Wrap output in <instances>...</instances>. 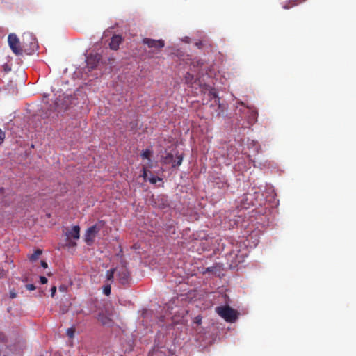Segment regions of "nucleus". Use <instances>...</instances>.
I'll return each instance as SVG.
<instances>
[{
    "instance_id": "nucleus-1",
    "label": "nucleus",
    "mask_w": 356,
    "mask_h": 356,
    "mask_svg": "<svg viewBox=\"0 0 356 356\" xmlns=\"http://www.w3.org/2000/svg\"><path fill=\"white\" fill-rule=\"evenodd\" d=\"M217 314L227 322H234L238 317L237 312L229 306H221L216 308Z\"/></svg>"
},
{
    "instance_id": "nucleus-2",
    "label": "nucleus",
    "mask_w": 356,
    "mask_h": 356,
    "mask_svg": "<svg viewBox=\"0 0 356 356\" xmlns=\"http://www.w3.org/2000/svg\"><path fill=\"white\" fill-rule=\"evenodd\" d=\"M66 237L67 245L68 247H74L76 243L73 240H78L80 238V227L79 225H74L71 229H67L65 232Z\"/></svg>"
},
{
    "instance_id": "nucleus-3",
    "label": "nucleus",
    "mask_w": 356,
    "mask_h": 356,
    "mask_svg": "<svg viewBox=\"0 0 356 356\" xmlns=\"http://www.w3.org/2000/svg\"><path fill=\"white\" fill-rule=\"evenodd\" d=\"M8 42L12 51L16 56H21L23 54V49L20 45L19 38L15 34H9L8 37Z\"/></svg>"
},
{
    "instance_id": "nucleus-4",
    "label": "nucleus",
    "mask_w": 356,
    "mask_h": 356,
    "mask_svg": "<svg viewBox=\"0 0 356 356\" xmlns=\"http://www.w3.org/2000/svg\"><path fill=\"white\" fill-rule=\"evenodd\" d=\"M116 277L119 283L124 286L127 285L131 280V277L130 273L127 267L122 266L120 267L116 268Z\"/></svg>"
},
{
    "instance_id": "nucleus-5",
    "label": "nucleus",
    "mask_w": 356,
    "mask_h": 356,
    "mask_svg": "<svg viewBox=\"0 0 356 356\" xmlns=\"http://www.w3.org/2000/svg\"><path fill=\"white\" fill-rule=\"evenodd\" d=\"M101 227L98 225H94L89 227L85 234V241L88 245L94 243L97 234L99 232Z\"/></svg>"
},
{
    "instance_id": "nucleus-6",
    "label": "nucleus",
    "mask_w": 356,
    "mask_h": 356,
    "mask_svg": "<svg viewBox=\"0 0 356 356\" xmlns=\"http://www.w3.org/2000/svg\"><path fill=\"white\" fill-rule=\"evenodd\" d=\"M142 42L144 44L147 45L149 48H154L156 49H161L165 46V42L163 40H154L145 38L143 39Z\"/></svg>"
},
{
    "instance_id": "nucleus-7",
    "label": "nucleus",
    "mask_w": 356,
    "mask_h": 356,
    "mask_svg": "<svg viewBox=\"0 0 356 356\" xmlns=\"http://www.w3.org/2000/svg\"><path fill=\"white\" fill-rule=\"evenodd\" d=\"M101 60L102 56L100 54H90L86 59L87 67L89 70H92L96 68Z\"/></svg>"
},
{
    "instance_id": "nucleus-8",
    "label": "nucleus",
    "mask_w": 356,
    "mask_h": 356,
    "mask_svg": "<svg viewBox=\"0 0 356 356\" xmlns=\"http://www.w3.org/2000/svg\"><path fill=\"white\" fill-rule=\"evenodd\" d=\"M177 161H176L172 154L168 153L163 158V162L165 164H171L172 168H176L181 164L183 156L181 155H178L177 156Z\"/></svg>"
},
{
    "instance_id": "nucleus-9",
    "label": "nucleus",
    "mask_w": 356,
    "mask_h": 356,
    "mask_svg": "<svg viewBox=\"0 0 356 356\" xmlns=\"http://www.w3.org/2000/svg\"><path fill=\"white\" fill-rule=\"evenodd\" d=\"M184 81L185 83L191 88H197V86H200V81L189 72L186 74Z\"/></svg>"
},
{
    "instance_id": "nucleus-10",
    "label": "nucleus",
    "mask_w": 356,
    "mask_h": 356,
    "mask_svg": "<svg viewBox=\"0 0 356 356\" xmlns=\"http://www.w3.org/2000/svg\"><path fill=\"white\" fill-rule=\"evenodd\" d=\"M122 38L120 35H114L111 38V42L109 44L110 48L113 50H117L119 48L120 44L122 42Z\"/></svg>"
},
{
    "instance_id": "nucleus-11",
    "label": "nucleus",
    "mask_w": 356,
    "mask_h": 356,
    "mask_svg": "<svg viewBox=\"0 0 356 356\" xmlns=\"http://www.w3.org/2000/svg\"><path fill=\"white\" fill-rule=\"evenodd\" d=\"M258 113L255 110H249L248 122L250 125L254 124L257 120Z\"/></svg>"
},
{
    "instance_id": "nucleus-12",
    "label": "nucleus",
    "mask_w": 356,
    "mask_h": 356,
    "mask_svg": "<svg viewBox=\"0 0 356 356\" xmlns=\"http://www.w3.org/2000/svg\"><path fill=\"white\" fill-rule=\"evenodd\" d=\"M97 319L99 322H101V323L103 325L109 326L111 325V323H112L111 319L109 317L104 315V314H99L98 315Z\"/></svg>"
},
{
    "instance_id": "nucleus-13",
    "label": "nucleus",
    "mask_w": 356,
    "mask_h": 356,
    "mask_svg": "<svg viewBox=\"0 0 356 356\" xmlns=\"http://www.w3.org/2000/svg\"><path fill=\"white\" fill-rule=\"evenodd\" d=\"M208 96L211 99L214 100V103L218 104L220 105V104H219L220 99L218 98L217 92L214 89L212 88L211 90H209Z\"/></svg>"
},
{
    "instance_id": "nucleus-14",
    "label": "nucleus",
    "mask_w": 356,
    "mask_h": 356,
    "mask_svg": "<svg viewBox=\"0 0 356 356\" xmlns=\"http://www.w3.org/2000/svg\"><path fill=\"white\" fill-rule=\"evenodd\" d=\"M116 273H117L116 268L107 270L106 274V280L109 282H113V280H114V275H115V274L116 275Z\"/></svg>"
},
{
    "instance_id": "nucleus-15",
    "label": "nucleus",
    "mask_w": 356,
    "mask_h": 356,
    "mask_svg": "<svg viewBox=\"0 0 356 356\" xmlns=\"http://www.w3.org/2000/svg\"><path fill=\"white\" fill-rule=\"evenodd\" d=\"M42 254V250L40 249H38L36 250L34 253H33L30 257H29V260L32 262H34Z\"/></svg>"
},
{
    "instance_id": "nucleus-16",
    "label": "nucleus",
    "mask_w": 356,
    "mask_h": 356,
    "mask_svg": "<svg viewBox=\"0 0 356 356\" xmlns=\"http://www.w3.org/2000/svg\"><path fill=\"white\" fill-rule=\"evenodd\" d=\"M152 153V152L151 150L146 149L143 152V153L141 154V156L144 159H146L150 160V156H151Z\"/></svg>"
},
{
    "instance_id": "nucleus-17",
    "label": "nucleus",
    "mask_w": 356,
    "mask_h": 356,
    "mask_svg": "<svg viewBox=\"0 0 356 356\" xmlns=\"http://www.w3.org/2000/svg\"><path fill=\"white\" fill-rule=\"evenodd\" d=\"M218 179H216L215 182H216V184L218 185V187L220 188H227L228 187V184L226 181L223 180L222 181H221L220 183H218L217 181Z\"/></svg>"
},
{
    "instance_id": "nucleus-18",
    "label": "nucleus",
    "mask_w": 356,
    "mask_h": 356,
    "mask_svg": "<svg viewBox=\"0 0 356 356\" xmlns=\"http://www.w3.org/2000/svg\"><path fill=\"white\" fill-rule=\"evenodd\" d=\"M252 196V195H251V194H245L244 195V199L246 201L250 200L249 203L244 204L245 206L247 205L248 207H249L250 205H254V202H252V200L251 199Z\"/></svg>"
},
{
    "instance_id": "nucleus-19",
    "label": "nucleus",
    "mask_w": 356,
    "mask_h": 356,
    "mask_svg": "<svg viewBox=\"0 0 356 356\" xmlns=\"http://www.w3.org/2000/svg\"><path fill=\"white\" fill-rule=\"evenodd\" d=\"M104 293L106 295V296H109L111 294V284H106L104 286Z\"/></svg>"
},
{
    "instance_id": "nucleus-20",
    "label": "nucleus",
    "mask_w": 356,
    "mask_h": 356,
    "mask_svg": "<svg viewBox=\"0 0 356 356\" xmlns=\"http://www.w3.org/2000/svg\"><path fill=\"white\" fill-rule=\"evenodd\" d=\"M202 317L200 315H197L194 318L193 322L197 325H200L202 323Z\"/></svg>"
},
{
    "instance_id": "nucleus-21",
    "label": "nucleus",
    "mask_w": 356,
    "mask_h": 356,
    "mask_svg": "<svg viewBox=\"0 0 356 356\" xmlns=\"http://www.w3.org/2000/svg\"><path fill=\"white\" fill-rule=\"evenodd\" d=\"M148 180L151 184H156L158 181H161V179L157 177H152Z\"/></svg>"
},
{
    "instance_id": "nucleus-22",
    "label": "nucleus",
    "mask_w": 356,
    "mask_h": 356,
    "mask_svg": "<svg viewBox=\"0 0 356 356\" xmlns=\"http://www.w3.org/2000/svg\"><path fill=\"white\" fill-rule=\"evenodd\" d=\"M74 329L69 328L67 330V335L69 337L72 338L74 337Z\"/></svg>"
},
{
    "instance_id": "nucleus-23",
    "label": "nucleus",
    "mask_w": 356,
    "mask_h": 356,
    "mask_svg": "<svg viewBox=\"0 0 356 356\" xmlns=\"http://www.w3.org/2000/svg\"><path fill=\"white\" fill-rule=\"evenodd\" d=\"M5 139V133L0 129V144L3 143Z\"/></svg>"
},
{
    "instance_id": "nucleus-24",
    "label": "nucleus",
    "mask_w": 356,
    "mask_h": 356,
    "mask_svg": "<svg viewBox=\"0 0 356 356\" xmlns=\"http://www.w3.org/2000/svg\"><path fill=\"white\" fill-rule=\"evenodd\" d=\"M26 288L29 291H33L35 289V286L33 284H29L26 285Z\"/></svg>"
},
{
    "instance_id": "nucleus-25",
    "label": "nucleus",
    "mask_w": 356,
    "mask_h": 356,
    "mask_svg": "<svg viewBox=\"0 0 356 356\" xmlns=\"http://www.w3.org/2000/svg\"><path fill=\"white\" fill-rule=\"evenodd\" d=\"M142 176H143V177L144 178L145 180L147 179V169L145 167H143V175H142Z\"/></svg>"
},
{
    "instance_id": "nucleus-26",
    "label": "nucleus",
    "mask_w": 356,
    "mask_h": 356,
    "mask_svg": "<svg viewBox=\"0 0 356 356\" xmlns=\"http://www.w3.org/2000/svg\"><path fill=\"white\" fill-rule=\"evenodd\" d=\"M40 282L44 284H46L47 282V279L44 277V276H40Z\"/></svg>"
},
{
    "instance_id": "nucleus-27",
    "label": "nucleus",
    "mask_w": 356,
    "mask_h": 356,
    "mask_svg": "<svg viewBox=\"0 0 356 356\" xmlns=\"http://www.w3.org/2000/svg\"><path fill=\"white\" fill-rule=\"evenodd\" d=\"M56 291V287L55 286H52L51 289V295L52 297L55 295Z\"/></svg>"
},
{
    "instance_id": "nucleus-28",
    "label": "nucleus",
    "mask_w": 356,
    "mask_h": 356,
    "mask_svg": "<svg viewBox=\"0 0 356 356\" xmlns=\"http://www.w3.org/2000/svg\"><path fill=\"white\" fill-rule=\"evenodd\" d=\"M40 264H41V266L44 268H47L48 267L47 263L44 261H41Z\"/></svg>"
},
{
    "instance_id": "nucleus-29",
    "label": "nucleus",
    "mask_w": 356,
    "mask_h": 356,
    "mask_svg": "<svg viewBox=\"0 0 356 356\" xmlns=\"http://www.w3.org/2000/svg\"><path fill=\"white\" fill-rule=\"evenodd\" d=\"M10 297L11 298H15L16 297V293H15V292H13V291H10Z\"/></svg>"
},
{
    "instance_id": "nucleus-30",
    "label": "nucleus",
    "mask_w": 356,
    "mask_h": 356,
    "mask_svg": "<svg viewBox=\"0 0 356 356\" xmlns=\"http://www.w3.org/2000/svg\"><path fill=\"white\" fill-rule=\"evenodd\" d=\"M31 46H32V50H34L35 47H36V43L35 42H31Z\"/></svg>"
},
{
    "instance_id": "nucleus-31",
    "label": "nucleus",
    "mask_w": 356,
    "mask_h": 356,
    "mask_svg": "<svg viewBox=\"0 0 356 356\" xmlns=\"http://www.w3.org/2000/svg\"><path fill=\"white\" fill-rule=\"evenodd\" d=\"M282 8H284V9H287V8H289V6H288V5H286V4H284V5L282 6Z\"/></svg>"
}]
</instances>
